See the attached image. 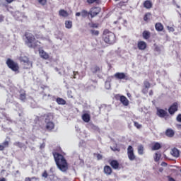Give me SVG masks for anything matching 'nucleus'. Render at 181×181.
Wrapping results in <instances>:
<instances>
[{"label":"nucleus","instance_id":"de8ad7c7","mask_svg":"<svg viewBox=\"0 0 181 181\" xmlns=\"http://www.w3.org/2000/svg\"><path fill=\"white\" fill-rule=\"evenodd\" d=\"M97 158H98V160H101V159H103V156L98 153L97 154Z\"/></svg>","mask_w":181,"mask_h":181},{"label":"nucleus","instance_id":"6ab92c4d","mask_svg":"<svg viewBox=\"0 0 181 181\" xmlns=\"http://www.w3.org/2000/svg\"><path fill=\"white\" fill-rule=\"evenodd\" d=\"M165 135L168 138H173V136H175V131L172 129H167Z\"/></svg>","mask_w":181,"mask_h":181},{"label":"nucleus","instance_id":"b1692460","mask_svg":"<svg viewBox=\"0 0 181 181\" xmlns=\"http://www.w3.org/2000/svg\"><path fill=\"white\" fill-rule=\"evenodd\" d=\"M155 28L157 32H162L163 30V25L160 23H156L155 24Z\"/></svg>","mask_w":181,"mask_h":181},{"label":"nucleus","instance_id":"a211bd4d","mask_svg":"<svg viewBox=\"0 0 181 181\" xmlns=\"http://www.w3.org/2000/svg\"><path fill=\"white\" fill-rule=\"evenodd\" d=\"M103 172L105 175L110 176L112 174V168H111L110 165H105L103 168Z\"/></svg>","mask_w":181,"mask_h":181},{"label":"nucleus","instance_id":"ddd939ff","mask_svg":"<svg viewBox=\"0 0 181 181\" xmlns=\"http://www.w3.org/2000/svg\"><path fill=\"white\" fill-rule=\"evenodd\" d=\"M119 98L120 103H122L124 107H128V105H129V100L127 97L124 95H119Z\"/></svg>","mask_w":181,"mask_h":181},{"label":"nucleus","instance_id":"864d4df0","mask_svg":"<svg viewBox=\"0 0 181 181\" xmlns=\"http://www.w3.org/2000/svg\"><path fill=\"white\" fill-rule=\"evenodd\" d=\"M0 181H6V178L1 177V178H0Z\"/></svg>","mask_w":181,"mask_h":181},{"label":"nucleus","instance_id":"c03bdc74","mask_svg":"<svg viewBox=\"0 0 181 181\" xmlns=\"http://www.w3.org/2000/svg\"><path fill=\"white\" fill-rule=\"evenodd\" d=\"M73 74H74V76H72V77H71V78H76V76H78V72L74 71Z\"/></svg>","mask_w":181,"mask_h":181},{"label":"nucleus","instance_id":"cd10ccee","mask_svg":"<svg viewBox=\"0 0 181 181\" xmlns=\"http://www.w3.org/2000/svg\"><path fill=\"white\" fill-rule=\"evenodd\" d=\"M162 148V146L158 142H156L154 144V145L151 147L152 151H158V149H160Z\"/></svg>","mask_w":181,"mask_h":181},{"label":"nucleus","instance_id":"f8f14e48","mask_svg":"<svg viewBox=\"0 0 181 181\" xmlns=\"http://www.w3.org/2000/svg\"><path fill=\"white\" fill-rule=\"evenodd\" d=\"M109 164L112 168V169H119V163L117 160H110Z\"/></svg>","mask_w":181,"mask_h":181},{"label":"nucleus","instance_id":"4468645a","mask_svg":"<svg viewBox=\"0 0 181 181\" xmlns=\"http://www.w3.org/2000/svg\"><path fill=\"white\" fill-rule=\"evenodd\" d=\"M144 88L142 89L143 94H148V89L151 88V83L148 81H144Z\"/></svg>","mask_w":181,"mask_h":181},{"label":"nucleus","instance_id":"c85d7f7f","mask_svg":"<svg viewBox=\"0 0 181 181\" xmlns=\"http://www.w3.org/2000/svg\"><path fill=\"white\" fill-rule=\"evenodd\" d=\"M144 145L142 144L139 145L137 147V151L139 155H144Z\"/></svg>","mask_w":181,"mask_h":181},{"label":"nucleus","instance_id":"5fc2aeb1","mask_svg":"<svg viewBox=\"0 0 181 181\" xmlns=\"http://www.w3.org/2000/svg\"><path fill=\"white\" fill-rule=\"evenodd\" d=\"M127 97H128L129 98H131V97H132V95H131V93H127Z\"/></svg>","mask_w":181,"mask_h":181},{"label":"nucleus","instance_id":"4c0bfd02","mask_svg":"<svg viewBox=\"0 0 181 181\" xmlns=\"http://www.w3.org/2000/svg\"><path fill=\"white\" fill-rule=\"evenodd\" d=\"M38 4L40 5H42V6H45V5H46V4H47V0H37Z\"/></svg>","mask_w":181,"mask_h":181},{"label":"nucleus","instance_id":"f257e3e1","mask_svg":"<svg viewBox=\"0 0 181 181\" xmlns=\"http://www.w3.org/2000/svg\"><path fill=\"white\" fill-rule=\"evenodd\" d=\"M52 155L58 169H59L61 172H67V170H69V163L66 158H64V156L56 151L52 152Z\"/></svg>","mask_w":181,"mask_h":181},{"label":"nucleus","instance_id":"dca6fc26","mask_svg":"<svg viewBox=\"0 0 181 181\" xmlns=\"http://www.w3.org/2000/svg\"><path fill=\"white\" fill-rule=\"evenodd\" d=\"M147 45L145 41H139L137 43V47L139 50H145L146 49Z\"/></svg>","mask_w":181,"mask_h":181},{"label":"nucleus","instance_id":"aec40b11","mask_svg":"<svg viewBox=\"0 0 181 181\" xmlns=\"http://www.w3.org/2000/svg\"><path fill=\"white\" fill-rule=\"evenodd\" d=\"M170 153L172 156H174V158H179V156H180V151H179V149L176 148H173L171 150Z\"/></svg>","mask_w":181,"mask_h":181},{"label":"nucleus","instance_id":"7ed1b4c3","mask_svg":"<svg viewBox=\"0 0 181 181\" xmlns=\"http://www.w3.org/2000/svg\"><path fill=\"white\" fill-rule=\"evenodd\" d=\"M102 37L104 42L107 45H114V43L117 42V37H115V34L110 31L108 29L104 30Z\"/></svg>","mask_w":181,"mask_h":181},{"label":"nucleus","instance_id":"412c9836","mask_svg":"<svg viewBox=\"0 0 181 181\" xmlns=\"http://www.w3.org/2000/svg\"><path fill=\"white\" fill-rule=\"evenodd\" d=\"M143 6L146 8V9H151V8L153 6V4L151 0H146L143 4Z\"/></svg>","mask_w":181,"mask_h":181},{"label":"nucleus","instance_id":"f03ea898","mask_svg":"<svg viewBox=\"0 0 181 181\" xmlns=\"http://www.w3.org/2000/svg\"><path fill=\"white\" fill-rule=\"evenodd\" d=\"M25 43L30 49H37L42 43L35 37V35L30 33L26 32L25 33Z\"/></svg>","mask_w":181,"mask_h":181},{"label":"nucleus","instance_id":"58836bf2","mask_svg":"<svg viewBox=\"0 0 181 181\" xmlns=\"http://www.w3.org/2000/svg\"><path fill=\"white\" fill-rule=\"evenodd\" d=\"M42 177H45V179H47L49 177V174L47 173V170H44V172L42 174Z\"/></svg>","mask_w":181,"mask_h":181},{"label":"nucleus","instance_id":"13d9d810","mask_svg":"<svg viewBox=\"0 0 181 181\" xmlns=\"http://www.w3.org/2000/svg\"><path fill=\"white\" fill-rule=\"evenodd\" d=\"M116 151H119V150H118V149H116Z\"/></svg>","mask_w":181,"mask_h":181},{"label":"nucleus","instance_id":"1a4fd4ad","mask_svg":"<svg viewBox=\"0 0 181 181\" xmlns=\"http://www.w3.org/2000/svg\"><path fill=\"white\" fill-rule=\"evenodd\" d=\"M156 114L158 117H160V118H165L166 117H169V114L168 113V112H166V110L163 109L158 108Z\"/></svg>","mask_w":181,"mask_h":181},{"label":"nucleus","instance_id":"a18cd8bd","mask_svg":"<svg viewBox=\"0 0 181 181\" xmlns=\"http://www.w3.org/2000/svg\"><path fill=\"white\" fill-rule=\"evenodd\" d=\"M176 120L177 121V122H181V114H179L177 116Z\"/></svg>","mask_w":181,"mask_h":181},{"label":"nucleus","instance_id":"bb28decb","mask_svg":"<svg viewBox=\"0 0 181 181\" xmlns=\"http://www.w3.org/2000/svg\"><path fill=\"white\" fill-rule=\"evenodd\" d=\"M56 101L59 105H66V100L62 98H57Z\"/></svg>","mask_w":181,"mask_h":181},{"label":"nucleus","instance_id":"4be33fe9","mask_svg":"<svg viewBox=\"0 0 181 181\" xmlns=\"http://www.w3.org/2000/svg\"><path fill=\"white\" fill-rule=\"evenodd\" d=\"M82 119L83 121H84V122H90V120L91 119V117H90V114L84 113L82 115Z\"/></svg>","mask_w":181,"mask_h":181},{"label":"nucleus","instance_id":"5701e85b","mask_svg":"<svg viewBox=\"0 0 181 181\" xmlns=\"http://www.w3.org/2000/svg\"><path fill=\"white\" fill-rule=\"evenodd\" d=\"M9 147V141H4L1 144H0V151H4L5 148Z\"/></svg>","mask_w":181,"mask_h":181},{"label":"nucleus","instance_id":"423d86ee","mask_svg":"<svg viewBox=\"0 0 181 181\" xmlns=\"http://www.w3.org/2000/svg\"><path fill=\"white\" fill-rule=\"evenodd\" d=\"M127 156L129 160H135V159H136V156H135V153H134V147H132V146H129L127 148Z\"/></svg>","mask_w":181,"mask_h":181},{"label":"nucleus","instance_id":"49530a36","mask_svg":"<svg viewBox=\"0 0 181 181\" xmlns=\"http://www.w3.org/2000/svg\"><path fill=\"white\" fill-rule=\"evenodd\" d=\"M90 27L97 28H98V23H92Z\"/></svg>","mask_w":181,"mask_h":181},{"label":"nucleus","instance_id":"f3484780","mask_svg":"<svg viewBox=\"0 0 181 181\" xmlns=\"http://www.w3.org/2000/svg\"><path fill=\"white\" fill-rule=\"evenodd\" d=\"M40 56L41 59H44V60H49V54L47 52H45V50L41 49L39 51Z\"/></svg>","mask_w":181,"mask_h":181},{"label":"nucleus","instance_id":"2eb2a0df","mask_svg":"<svg viewBox=\"0 0 181 181\" xmlns=\"http://www.w3.org/2000/svg\"><path fill=\"white\" fill-rule=\"evenodd\" d=\"M90 71L93 74H97V73H101L103 71V67L95 65L90 68Z\"/></svg>","mask_w":181,"mask_h":181},{"label":"nucleus","instance_id":"f704fd0d","mask_svg":"<svg viewBox=\"0 0 181 181\" xmlns=\"http://www.w3.org/2000/svg\"><path fill=\"white\" fill-rule=\"evenodd\" d=\"M160 160V153H156L154 156L155 162H159Z\"/></svg>","mask_w":181,"mask_h":181},{"label":"nucleus","instance_id":"6e6d98bb","mask_svg":"<svg viewBox=\"0 0 181 181\" xmlns=\"http://www.w3.org/2000/svg\"><path fill=\"white\" fill-rule=\"evenodd\" d=\"M163 163H164V165H168L166 163H165V162H163Z\"/></svg>","mask_w":181,"mask_h":181},{"label":"nucleus","instance_id":"c9c22d12","mask_svg":"<svg viewBox=\"0 0 181 181\" xmlns=\"http://www.w3.org/2000/svg\"><path fill=\"white\" fill-rule=\"evenodd\" d=\"M124 6H127V2H125V1H120L117 4L118 8H124Z\"/></svg>","mask_w":181,"mask_h":181},{"label":"nucleus","instance_id":"473e14b6","mask_svg":"<svg viewBox=\"0 0 181 181\" xmlns=\"http://www.w3.org/2000/svg\"><path fill=\"white\" fill-rule=\"evenodd\" d=\"M151 15L152 14L151 13H146L144 16V22H148V21L150 19Z\"/></svg>","mask_w":181,"mask_h":181},{"label":"nucleus","instance_id":"20e7f679","mask_svg":"<svg viewBox=\"0 0 181 181\" xmlns=\"http://www.w3.org/2000/svg\"><path fill=\"white\" fill-rule=\"evenodd\" d=\"M6 65L12 71H19V64L11 59L6 60Z\"/></svg>","mask_w":181,"mask_h":181},{"label":"nucleus","instance_id":"9b49d317","mask_svg":"<svg viewBox=\"0 0 181 181\" xmlns=\"http://www.w3.org/2000/svg\"><path fill=\"white\" fill-rule=\"evenodd\" d=\"M45 128L47 131H52V129H54V123H53V122H50L48 119H45Z\"/></svg>","mask_w":181,"mask_h":181},{"label":"nucleus","instance_id":"6e6552de","mask_svg":"<svg viewBox=\"0 0 181 181\" xmlns=\"http://www.w3.org/2000/svg\"><path fill=\"white\" fill-rule=\"evenodd\" d=\"M101 12V8L100 7H93L90 8L89 13L90 16V18L93 19V18H95V16H97L98 13Z\"/></svg>","mask_w":181,"mask_h":181},{"label":"nucleus","instance_id":"39448f33","mask_svg":"<svg viewBox=\"0 0 181 181\" xmlns=\"http://www.w3.org/2000/svg\"><path fill=\"white\" fill-rule=\"evenodd\" d=\"M179 110V103L177 102L173 103L168 108V112L170 115H175V113L177 112Z\"/></svg>","mask_w":181,"mask_h":181},{"label":"nucleus","instance_id":"e433bc0d","mask_svg":"<svg viewBox=\"0 0 181 181\" xmlns=\"http://www.w3.org/2000/svg\"><path fill=\"white\" fill-rule=\"evenodd\" d=\"M37 180V178L36 177H25L24 181H36Z\"/></svg>","mask_w":181,"mask_h":181},{"label":"nucleus","instance_id":"c756f323","mask_svg":"<svg viewBox=\"0 0 181 181\" xmlns=\"http://www.w3.org/2000/svg\"><path fill=\"white\" fill-rule=\"evenodd\" d=\"M65 28L66 29H71V28H73V22L71 21H66Z\"/></svg>","mask_w":181,"mask_h":181},{"label":"nucleus","instance_id":"9d476101","mask_svg":"<svg viewBox=\"0 0 181 181\" xmlns=\"http://www.w3.org/2000/svg\"><path fill=\"white\" fill-rule=\"evenodd\" d=\"M76 16H82V18H87L90 19V11L82 10L81 12H77L75 14Z\"/></svg>","mask_w":181,"mask_h":181},{"label":"nucleus","instance_id":"72a5a7b5","mask_svg":"<svg viewBox=\"0 0 181 181\" xmlns=\"http://www.w3.org/2000/svg\"><path fill=\"white\" fill-rule=\"evenodd\" d=\"M90 32L92 36H98V35H100V31L97 30H90Z\"/></svg>","mask_w":181,"mask_h":181},{"label":"nucleus","instance_id":"603ef678","mask_svg":"<svg viewBox=\"0 0 181 181\" xmlns=\"http://www.w3.org/2000/svg\"><path fill=\"white\" fill-rule=\"evenodd\" d=\"M149 95H153V90H150L148 92Z\"/></svg>","mask_w":181,"mask_h":181},{"label":"nucleus","instance_id":"4d7b16f0","mask_svg":"<svg viewBox=\"0 0 181 181\" xmlns=\"http://www.w3.org/2000/svg\"><path fill=\"white\" fill-rule=\"evenodd\" d=\"M179 127H181V124H179Z\"/></svg>","mask_w":181,"mask_h":181},{"label":"nucleus","instance_id":"ea45409f","mask_svg":"<svg viewBox=\"0 0 181 181\" xmlns=\"http://www.w3.org/2000/svg\"><path fill=\"white\" fill-rule=\"evenodd\" d=\"M134 127H136V128H137L138 129L142 128V125L138 123L137 122H134Z\"/></svg>","mask_w":181,"mask_h":181},{"label":"nucleus","instance_id":"7c9ffc66","mask_svg":"<svg viewBox=\"0 0 181 181\" xmlns=\"http://www.w3.org/2000/svg\"><path fill=\"white\" fill-rule=\"evenodd\" d=\"M19 98L21 101H23V103H25V101H26V93L25 91H23L20 94Z\"/></svg>","mask_w":181,"mask_h":181},{"label":"nucleus","instance_id":"393cba45","mask_svg":"<svg viewBox=\"0 0 181 181\" xmlns=\"http://www.w3.org/2000/svg\"><path fill=\"white\" fill-rule=\"evenodd\" d=\"M59 16H62V18H67V16H69V13L64 9H61L59 11Z\"/></svg>","mask_w":181,"mask_h":181},{"label":"nucleus","instance_id":"8fccbe9b","mask_svg":"<svg viewBox=\"0 0 181 181\" xmlns=\"http://www.w3.org/2000/svg\"><path fill=\"white\" fill-rule=\"evenodd\" d=\"M53 179H54V180H55V181H60V178H59V177H57V176H54V177H53Z\"/></svg>","mask_w":181,"mask_h":181},{"label":"nucleus","instance_id":"79ce46f5","mask_svg":"<svg viewBox=\"0 0 181 181\" xmlns=\"http://www.w3.org/2000/svg\"><path fill=\"white\" fill-rule=\"evenodd\" d=\"M15 146H18V148H22V143L16 141L14 143Z\"/></svg>","mask_w":181,"mask_h":181},{"label":"nucleus","instance_id":"37998d69","mask_svg":"<svg viewBox=\"0 0 181 181\" xmlns=\"http://www.w3.org/2000/svg\"><path fill=\"white\" fill-rule=\"evenodd\" d=\"M167 29L169 32H175V28L173 27L168 26Z\"/></svg>","mask_w":181,"mask_h":181},{"label":"nucleus","instance_id":"2f4dec72","mask_svg":"<svg viewBox=\"0 0 181 181\" xmlns=\"http://www.w3.org/2000/svg\"><path fill=\"white\" fill-rule=\"evenodd\" d=\"M88 4L91 5V4H96V5H100L101 4V0H87Z\"/></svg>","mask_w":181,"mask_h":181},{"label":"nucleus","instance_id":"a878e982","mask_svg":"<svg viewBox=\"0 0 181 181\" xmlns=\"http://www.w3.org/2000/svg\"><path fill=\"white\" fill-rule=\"evenodd\" d=\"M142 36L144 39H145L146 40H148V39L151 37V32L148 30H144L142 33Z\"/></svg>","mask_w":181,"mask_h":181},{"label":"nucleus","instance_id":"3c124183","mask_svg":"<svg viewBox=\"0 0 181 181\" xmlns=\"http://www.w3.org/2000/svg\"><path fill=\"white\" fill-rule=\"evenodd\" d=\"M1 22H4V16L0 15V23Z\"/></svg>","mask_w":181,"mask_h":181},{"label":"nucleus","instance_id":"a19ab883","mask_svg":"<svg viewBox=\"0 0 181 181\" xmlns=\"http://www.w3.org/2000/svg\"><path fill=\"white\" fill-rule=\"evenodd\" d=\"M154 46H155L154 51L160 52V47H159V46H158L156 45H154Z\"/></svg>","mask_w":181,"mask_h":181},{"label":"nucleus","instance_id":"0eeeda50","mask_svg":"<svg viewBox=\"0 0 181 181\" xmlns=\"http://www.w3.org/2000/svg\"><path fill=\"white\" fill-rule=\"evenodd\" d=\"M114 77L117 80H129V77L124 72H117L115 74Z\"/></svg>","mask_w":181,"mask_h":181},{"label":"nucleus","instance_id":"09e8293b","mask_svg":"<svg viewBox=\"0 0 181 181\" xmlns=\"http://www.w3.org/2000/svg\"><path fill=\"white\" fill-rule=\"evenodd\" d=\"M168 181H176V180H175V178H173L170 176H168Z\"/></svg>","mask_w":181,"mask_h":181}]
</instances>
